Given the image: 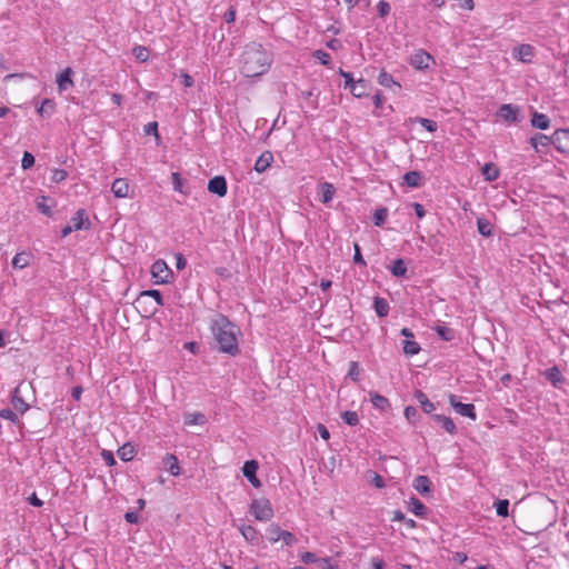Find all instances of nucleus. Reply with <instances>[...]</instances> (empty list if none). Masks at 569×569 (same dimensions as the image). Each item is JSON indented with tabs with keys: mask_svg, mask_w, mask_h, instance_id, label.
Masks as SVG:
<instances>
[{
	"mask_svg": "<svg viewBox=\"0 0 569 569\" xmlns=\"http://www.w3.org/2000/svg\"><path fill=\"white\" fill-rule=\"evenodd\" d=\"M210 330L220 352L232 357L239 353L238 335L240 330L224 315L218 313L212 318Z\"/></svg>",
	"mask_w": 569,
	"mask_h": 569,
	"instance_id": "nucleus-2",
	"label": "nucleus"
},
{
	"mask_svg": "<svg viewBox=\"0 0 569 569\" xmlns=\"http://www.w3.org/2000/svg\"><path fill=\"white\" fill-rule=\"evenodd\" d=\"M300 559L303 563L309 565L319 561L313 552L305 551L300 555Z\"/></svg>",
	"mask_w": 569,
	"mask_h": 569,
	"instance_id": "nucleus-60",
	"label": "nucleus"
},
{
	"mask_svg": "<svg viewBox=\"0 0 569 569\" xmlns=\"http://www.w3.org/2000/svg\"><path fill=\"white\" fill-rule=\"evenodd\" d=\"M373 308L378 317L385 318L389 313V303L385 298L376 297L373 300Z\"/></svg>",
	"mask_w": 569,
	"mask_h": 569,
	"instance_id": "nucleus-27",
	"label": "nucleus"
},
{
	"mask_svg": "<svg viewBox=\"0 0 569 569\" xmlns=\"http://www.w3.org/2000/svg\"><path fill=\"white\" fill-rule=\"evenodd\" d=\"M496 512L499 517H508L509 515V501L507 499H500L495 503Z\"/></svg>",
	"mask_w": 569,
	"mask_h": 569,
	"instance_id": "nucleus-42",
	"label": "nucleus"
},
{
	"mask_svg": "<svg viewBox=\"0 0 569 569\" xmlns=\"http://www.w3.org/2000/svg\"><path fill=\"white\" fill-rule=\"evenodd\" d=\"M133 52V56L136 57V59L140 62H144L148 60L149 58V51L146 47L143 46H136L132 50Z\"/></svg>",
	"mask_w": 569,
	"mask_h": 569,
	"instance_id": "nucleus-45",
	"label": "nucleus"
},
{
	"mask_svg": "<svg viewBox=\"0 0 569 569\" xmlns=\"http://www.w3.org/2000/svg\"><path fill=\"white\" fill-rule=\"evenodd\" d=\"M403 181L408 187L419 188L422 184L423 176L420 171H408L403 176Z\"/></svg>",
	"mask_w": 569,
	"mask_h": 569,
	"instance_id": "nucleus-23",
	"label": "nucleus"
},
{
	"mask_svg": "<svg viewBox=\"0 0 569 569\" xmlns=\"http://www.w3.org/2000/svg\"><path fill=\"white\" fill-rule=\"evenodd\" d=\"M171 181L173 189L180 193L188 194V192L183 189V179L181 178L179 172L171 173Z\"/></svg>",
	"mask_w": 569,
	"mask_h": 569,
	"instance_id": "nucleus-43",
	"label": "nucleus"
},
{
	"mask_svg": "<svg viewBox=\"0 0 569 569\" xmlns=\"http://www.w3.org/2000/svg\"><path fill=\"white\" fill-rule=\"evenodd\" d=\"M273 161V156L270 151L262 152L254 162V170L259 173L264 172Z\"/></svg>",
	"mask_w": 569,
	"mask_h": 569,
	"instance_id": "nucleus-15",
	"label": "nucleus"
},
{
	"mask_svg": "<svg viewBox=\"0 0 569 569\" xmlns=\"http://www.w3.org/2000/svg\"><path fill=\"white\" fill-rule=\"evenodd\" d=\"M416 121L419 122L429 132H435L438 128L437 122L431 119L417 118Z\"/></svg>",
	"mask_w": 569,
	"mask_h": 569,
	"instance_id": "nucleus-51",
	"label": "nucleus"
},
{
	"mask_svg": "<svg viewBox=\"0 0 569 569\" xmlns=\"http://www.w3.org/2000/svg\"><path fill=\"white\" fill-rule=\"evenodd\" d=\"M11 405L16 412H19L20 415H23L29 409V405L19 395V388H14L12 391Z\"/></svg>",
	"mask_w": 569,
	"mask_h": 569,
	"instance_id": "nucleus-18",
	"label": "nucleus"
},
{
	"mask_svg": "<svg viewBox=\"0 0 569 569\" xmlns=\"http://www.w3.org/2000/svg\"><path fill=\"white\" fill-rule=\"evenodd\" d=\"M272 62V52L266 50L261 43L250 42L244 46L240 56V71L246 77H259L270 69Z\"/></svg>",
	"mask_w": 569,
	"mask_h": 569,
	"instance_id": "nucleus-1",
	"label": "nucleus"
},
{
	"mask_svg": "<svg viewBox=\"0 0 569 569\" xmlns=\"http://www.w3.org/2000/svg\"><path fill=\"white\" fill-rule=\"evenodd\" d=\"M250 511L259 521H269L273 517V509L268 499H254L250 505Z\"/></svg>",
	"mask_w": 569,
	"mask_h": 569,
	"instance_id": "nucleus-3",
	"label": "nucleus"
},
{
	"mask_svg": "<svg viewBox=\"0 0 569 569\" xmlns=\"http://www.w3.org/2000/svg\"><path fill=\"white\" fill-rule=\"evenodd\" d=\"M34 164V157L31 152L24 151L21 159V167L23 170L30 169Z\"/></svg>",
	"mask_w": 569,
	"mask_h": 569,
	"instance_id": "nucleus-52",
	"label": "nucleus"
},
{
	"mask_svg": "<svg viewBox=\"0 0 569 569\" xmlns=\"http://www.w3.org/2000/svg\"><path fill=\"white\" fill-rule=\"evenodd\" d=\"M259 465L256 460L246 461L242 467L243 476L248 479V481L254 487L259 488L261 486L260 480L257 477V470Z\"/></svg>",
	"mask_w": 569,
	"mask_h": 569,
	"instance_id": "nucleus-9",
	"label": "nucleus"
},
{
	"mask_svg": "<svg viewBox=\"0 0 569 569\" xmlns=\"http://www.w3.org/2000/svg\"><path fill=\"white\" fill-rule=\"evenodd\" d=\"M431 418L450 435H455L457 432L456 425L450 417L443 415H432Z\"/></svg>",
	"mask_w": 569,
	"mask_h": 569,
	"instance_id": "nucleus-19",
	"label": "nucleus"
},
{
	"mask_svg": "<svg viewBox=\"0 0 569 569\" xmlns=\"http://www.w3.org/2000/svg\"><path fill=\"white\" fill-rule=\"evenodd\" d=\"M206 420V417L203 413L197 412V413H190L186 417L184 423L188 426L192 425H201Z\"/></svg>",
	"mask_w": 569,
	"mask_h": 569,
	"instance_id": "nucleus-46",
	"label": "nucleus"
},
{
	"mask_svg": "<svg viewBox=\"0 0 569 569\" xmlns=\"http://www.w3.org/2000/svg\"><path fill=\"white\" fill-rule=\"evenodd\" d=\"M143 131L147 136H154L157 140L160 138L159 133H158V122L157 121L147 123L144 126Z\"/></svg>",
	"mask_w": 569,
	"mask_h": 569,
	"instance_id": "nucleus-54",
	"label": "nucleus"
},
{
	"mask_svg": "<svg viewBox=\"0 0 569 569\" xmlns=\"http://www.w3.org/2000/svg\"><path fill=\"white\" fill-rule=\"evenodd\" d=\"M531 126L540 130H546L550 127V119L540 112L535 111L531 117Z\"/></svg>",
	"mask_w": 569,
	"mask_h": 569,
	"instance_id": "nucleus-24",
	"label": "nucleus"
},
{
	"mask_svg": "<svg viewBox=\"0 0 569 569\" xmlns=\"http://www.w3.org/2000/svg\"><path fill=\"white\" fill-rule=\"evenodd\" d=\"M280 540H282L284 542V545L288 547L296 545L298 541L297 537L293 533H291L290 531H284V530L281 533Z\"/></svg>",
	"mask_w": 569,
	"mask_h": 569,
	"instance_id": "nucleus-55",
	"label": "nucleus"
},
{
	"mask_svg": "<svg viewBox=\"0 0 569 569\" xmlns=\"http://www.w3.org/2000/svg\"><path fill=\"white\" fill-rule=\"evenodd\" d=\"M209 192L217 194L219 197H224L227 194V181L223 176H216L208 182Z\"/></svg>",
	"mask_w": 569,
	"mask_h": 569,
	"instance_id": "nucleus-11",
	"label": "nucleus"
},
{
	"mask_svg": "<svg viewBox=\"0 0 569 569\" xmlns=\"http://www.w3.org/2000/svg\"><path fill=\"white\" fill-rule=\"evenodd\" d=\"M111 191L117 198H127L131 191V187L127 179L118 178L111 184Z\"/></svg>",
	"mask_w": 569,
	"mask_h": 569,
	"instance_id": "nucleus-12",
	"label": "nucleus"
},
{
	"mask_svg": "<svg viewBox=\"0 0 569 569\" xmlns=\"http://www.w3.org/2000/svg\"><path fill=\"white\" fill-rule=\"evenodd\" d=\"M550 143H552V138L548 137L546 134H542V133H537L530 138V144L537 152H539V148H538L539 144L542 147H547Z\"/></svg>",
	"mask_w": 569,
	"mask_h": 569,
	"instance_id": "nucleus-32",
	"label": "nucleus"
},
{
	"mask_svg": "<svg viewBox=\"0 0 569 569\" xmlns=\"http://www.w3.org/2000/svg\"><path fill=\"white\" fill-rule=\"evenodd\" d=\"M164 463L167 466L168 471L172 476H179L180 475L179 461H178L176 456L167 455L166 458H164Z\"/></svg>",
	"mask_w": 569,
	"mask_h": 569,
	"instance_id": "nucleus-35",
	"label": "nucleus"
},
{
	"mask_svg": "<svg viewBox=\"0 0 569 569\" xmlns=\"http://www.w3.org/2000/svg\"><path fill=\"white\" fill-rule=\"evenodd\" d=\"M409 510L420 518H425L427 515V507L416 497L410 498Z\"/></svg>",
	"mask_w": 569,
	"mask_h": 569,
	"instance_id": "nucleus-26",
	"label": "nucleus"
},
{
	"mask_svg": "<svg viewBox=\"0 0 569 569\" xmlns=\"http://www.w3.org/2000/svg\"><path fill=\"white\" fill-rule=\"evenodd\" d=\"M49 198L46 197V196H41V197H38L37 198V201H36V204H37V208L38 210L47 216V217H52V204L49 203Z\"/></svg>",
	"mask_w": 569,
	"mask_h": 569,
	"instance_id": "nucleus-33",
	"label": "nucleus"
},
{
	"mask_svg": "<svg viewBox=\"0 0 569 569\" xmlns=\"http://www.w3.org/2000/svg\"><path fill=\"white\" fill-rule=\"evenodd\" d=\"M410 206L413 208V210L419 219H422L426 216V210L422 204H420L418 202H412Z\"/></svg>",
	"mask_w": 569,
	"mask_h": 569,
	"instance_id": "nucleus-62",
	"label": "nucleus"
},
{
	"mask_svg": "<svg viewBox=\"0 0 569 569\" xmlns=\"http://www.w3.org/2000/svg\"><path fill=\"white\" fill-rule=\"evenodd\" d=\"M28 263V257L23 253H17L12 259V266L18 269H23Z\"/></svg>",
	"mask_w": 569,
	"mask_h": 569,
	"instance_id": "nucleus-49",
	"label": "nucleus"
},
{
	"mask_svg": "<svg viewBox=\"0 0 569 569\" xmlns=\"http://www.w3.org/2000/svg\"><path fill=\"white\" fill-rule=\"evenodd\" d=\"M370 565H371V569H383L385 562L381 558L373 557L371 559Z\"/></svg>",
	"mask_w": 569,
	"mask_h": 569,
	"instance_id": "nucleus-64",
	"label": "nucleus"
},
{
	"mask_svg": "<svg viewBox=\"0 0 569 569\" xmlns=\"http://www.w3.org/2000/svg\"><path fill=\"white\" fill-rule=\"evenodd\" d=\"M71 228L74 231L78 230H88L91 226V222L86 213L84 209L77 210L76 214L71 218L70 223Z\"/></svg>",
	"mask_w": 569,
	"mask_h": 569,
	"instance_id": "nucleus-10",
	"label": "nucleus"
},
{
	"mask_svg": "<svg viewBox=\"0 0 569 569\" xmlns=\"http://www.w3.org/2000/svg\"><path fill=\"white\" fill-rule=\"evenodd\" d=\"M478 232L483 237H490L492 234V224L485 218L477 219Z\"/></svg>",
	"mask_w": 569,
	"mask_h": 569,
	"instance_id": "nucleus-37",
	"label": "nucleus"
},
{
	"mask_svg": "<svg viewBox=\"0 0 569 569\" xmlns=\"http://www.w3.org/2000/svg\"><path fill=\"white\" fill-rule=\"evenodd\" d=\"M415 398L419 402L423 412L430 415L435 411V403L428 399L425 392H422L421 390H417L415 393Z\"/></svg>",
	"mask_w": 569,
	"mask_h": 569,
	"instance_id": "nucleus-20",
	"label": "nucleus"
},
{
	"mask_svg": "<svg viewBox=\"0 0 569 569\" xmlns=\"http://www.w3.org/2000/svg\"><path fill=\"white\" fill-rule=\"evenodd\" d=\"M72 70L71 68H66L62 72L57 76V83L60 91L67 90L69 87L73 86V81L71 79Z\"/></svg>",
	"mask_w": 569,
	"mask_h": 569,
	"instance_id": "nucleus-17",
	"label": "nucleus"
},
{
	"mask_svg": "<svg viewBox=\"0 0 569 569\" xmlns=\"http://www.w3.org/2000/svg\"><path fill=\"white\" fill-rule=\"evenodd\" d=\"M388 217V210L387 208H379L373 213V223L377 227H380L385 223L386 219Z\"/></svg>",
	"mask_w": 569,
	"mask_h": 569,
	"instance_id": "nucleus-44",
	"label": "nucleus"
},
{
	"mask_svg": "<svg viewBox=\"0 0 569 569\" xmlns=\"http://www.w3.org/2000/svg\"><path fill=\"white\" fill-rule=\"evenodd\" d=\"M535 56V48L530 44H520L515 49L513 57L518 60L530 63Z\"/></svg>",
	"mask_w": 569,
	"mask_h": 569,
	"instance_id": "nucleus-13",
	"label": "nucleus"
},
{
	"mask_svg": "<svg viewBox=\"0 0 569 569\" xmlns=\"http://www.w3.org/2000/svg\"><path fill=\"white\" fill-rule=\"evenodd\" d=\"M481 173L486 181L492 182L499 178L500 171L495 163H486L482 167Z\"/></svg>",
	"mask_w": 569,
	"mask_h": 569,
	"instance_id": "nucleus-25",
	"label": "nucleus"
},
{
	"mask_svg": "<svg viewBox=\"0 0 569 569\" xmlns=\"http://www.w3.org/2000/svg\"><path fill=\"white\" fill-rule=\"evenodd\" d=\"M436 332L445 341H450L455 337L453 330L451 328H448V327H445V326H437L436 327Z\"/></svg>",
	"mask_w": 569,
	"mask_h": 569,
	"instance_id": "nucleus-41",
	"label": "nucleus"
},
{
	"mask_svg": "<svg viewBox=\"0 0 569 569\" xmlns=\"http://www.w3.org/2000/svg\"><path fill=\"white\" fill-rule=\"evenodd\" d=\"M339 74L345 79V89H350L351 86L356 82L350 72L339 69Z\"/></svg>",
	"mask_w": 569,
	"mask_h": 569,
	"instance_id": "nucleus-58",
	"label": "nucleus"
},
{
	"mask_svg": "<svg viewBox=\"0 0 569 569\" xmlns=\"http://www.w3.org/2000/svg\"><path fill=\"white\" fill-rule=\"evenodd\" d=\"M449 403L455 409V411L460 416L468 417L471 420L477 419L476 408L472 403H462L458 400V397L455 395H451L449 397Z\"/></svg>",
	"mask_w": 569,
	"mask_h": 569,
	"instance_id": "nucleus-5",
	"label": "nucleus"
},
{
	"mask_svg": "<svg viewBox=\"0 0 569 569\" xmlns=\"http://www.w3.org/2000/svg\"><path fill=\"white\" fill-rule=\"evenodd\" d=\"M432 61L433 58L430 53L423 49H418L411 54L409 62L417 70H426Z\"/></svg>",
	"mask_w": 569,
	"mask_h": 569,
	"instance_id": "nucleus-6",
	"label": "nucleus"
},
{
	"mask_svg": "<svg viewBox=\"0 0 569 569\" xmlns=\"http://www.w3.org/2000/svg\"><path fill=\"white\" fill-rule=\"evenodd\" d=\"M67 178V171L63 169H54L52 171L51 180L56 183L63 181Z\"/></svg>",
	"mask_w": 569,
	"mask_h": 569,
	"instance_id": "nucleus-59",
	"label": "nucleus"
},
{
	"mask_svg": "<svg viewBox=\"0 0 569 569\" xmlns=\"http://www.w3.org/2000/svg\"><path fill=\"white\" fill-rule=\"evenodd\" d=\"M378 14L380 18H386L390 13V4L387 1H379L377 4Z\"/></svg>",
	"mask_w": 569,
	"mask_h": 569,
	"instance_id": "nucleus-56",
	"label": "nucleus"
},
{
	"mask_svg": "<svg viewBox=\"0 0 569 569\" xmlns=\"http://www.w3.org/2000/svg\"><path fill=\"white\" fill-rule=\"evenodd\" d=\"M360 369L358 362L352 361L348 371V377L353 381L359 380Z\"/></svg>",
	"mask_w": 569,
	"mask_h": 569,
	"instance_id": "nucleus-57",
	"label": "nucleus"
},
{
	"mask_svg": "<svg viewBox=\"0 0 569 569\" xmlns=\"http://www.w3.org/2000/svg\"><path fill=\"white\" fill-rule=\"evenodd\" d=\"M389 271L395 277H406L407 274V264L403 259L399 258L393 261L390 266Z\"/></svg>",
	"mask_w": 569,
	"mask_h": 569,
	"instance_id": "nucleus-30",
	"label": "nucleus"
},
{
	"mask_svg": "<svg viewBox=\"0 0 569 569\" xmlns=\"http://www.w3.org/2000/svg\"><path fill=\"white\" fill-rule=\"evenodd\" d=\"M520 107L511 103H503L499 107L496 116L507 123L519 122Z\"/></svg>",
	"mask_w": 569,
	"mask_h": 569,
	"instance_id": "nucleus-4",
	"label": "nucleus"
},
{
	"mask_svg": "<svg viewBox=\"0 0 569 569\" xmlns=\"http://www.w3.org/2000/svg\"><path fill=\"white\" fill-rule=\"evenodd\" d=\"M403 415H405L406 419L411 423H416L419 418L418 410L412 406L406 407Z\"/></svg>",
	"mask_w": 569,
	"mask_h": 569,
	"instance_id": "nucleus-50",
	"label": "nucleus"
},
{
	"mask_svg": "<svg viewBox=\"0 0 569 569\" xmlns=\"http://www.w3.org/2000/svg\"><path fill=\"white\" fill-rule=\"evenodd\" d=\"M370 400L373 407L380 409L381 411H386L391 407L389 400L379 393H371Z\"/></svg>",
	"mask_w": 569,
	"mask_h": 569,
	"instance_id": "nucleus-34",
	"label": "nucleus"
},
{
	"mask_svg": "<svg viewBox=\"0 0 569 569\" xmlns=\"http://www.w3.org/2000/svg\"><path fill=\"white\" fill-rule=\"evenodd\" d=\"M282 531L283 530L278 525L271 523L267 528V538H268V540L271 543H274V542L279 541L281 539Z\"/></svg>",
	"mask_w": 569,
	"mask_h": 569,
	"instance_id": "nucleus-36",
	"label": "nucleus"
},
{
	"mask_svg": "<svg viewBox=\"0 0 569 569\" xmlns=\"http://www.w3.org/2000/svg\"><path fill=\"white\" fill-rule=\"evenodd\" d=\"M313 57L319 60V62L323 66H328L331 61V56L323 50H316L313 52Z\"/></svg>",
	"mask_w": 569,
	"mask_h": 569,
	"instance_id": "nucleus-53",
	"label": "nucleus"
},
{
	"mask_svg": "<svg viewBox=\"0 0 569 569\" xmlns=\"http://www.w3.org/2000/svg\"><path fill=\"white\" fill-rule=\"evenodd\" d=\"M412 487L421 495H428L431 491V481L427 476H417L413 479Z\"/></svg>",
	"mask_w": 569,
	"mask_h": 569,
	"instance_id": "nucleus-16",
	"label": "nucleus"
},
{
	"mask_svg": "<svg viewBox=\"0 0 569 569\" xmlns=\"http://www.w3.org/2000/svg\"><path fill=\"white\" fill-rule=\"evenodd\" d=\"M377 81L380 86H382L385 88H392L393 86L399 89L401 88L400 83L397 82L393 79V77L383 69L380 71V73L377 78Z\"/></svg>",
	"mask_w": 569,
	"mask_h": 569,
	"instance_id": "nucleus-28",
	"label": "nucleus"
},
{
	"mask_svg": "<svg viewBox=\"0 0 569 569\" xmlns=\"http://www.w3.org/2000/svg\"><path fill=\"white\" fill-rule=\"evenodd\" d=\"M101 457L107 466L111 467V466L116 465V460H114L113 453L111 451L103 450L101 452Z\"/></svg>",
	"mask_w": 569,
	"mask_h": 569,
	"instance_id": "nucleus-61",
	"label": "nucleus"
},
{
	"mask_svg": "<svg viewBox=\"0 0 569 569\" xmlns=\"http://www.w3.org/2000/svg\"><path fill=\"white\" fill-rule=\"evenodd\" d=\"M0 418H2L4 420H9L12 423H18L19 422L18 413L16 411H13L12 409H9V408L0 410Z\"/></svg>",
	"mask_w": 569,
	"mask_h": 569,
	"instance_id": "nucleus-48",
	"label": "nucleus"
},
{
	"mask_svg": "<svg viewBox=\"0 0 569 569\" xmlns=\"http://www.w3.org/2000/svg\"><path fill=\"white\" fill-rule=\"evenodd\" d=\"M341 418L349 426H357L359 422V417L356 411H345L341 413Z\"/></svg>",
	"mask_w": 569,
	"mask_h": 569,
	"instance_id": "nucleus-47",
	"label": "nucleus"
},
{
	"mask_svg": "<svg viewBox=\"0 0 569 569\" xmlns=\"http://www.w3.org/2000/svg\"><path fill=\"white\" fill-rule=\"evenodd\" d=\"M552 144L560 152H569V129H558L551 136Z\"/></svg>",
	"mask_w": 569,
	"mask_h": 569,
	"instance_id": "nucleus-7",
	"label": "nucleus"
},
{
	"mask_svg": "<svg viewBox=\"0 0 569 569\" xmlns=\"http://www.w3.org/2000/svg\"><path fill=\"white\" fill-rule=\"evenodd\" d=\"M319 189L321 194L320 201L325 204L329 203L336 193V188L333 184L330 182H322L319 184Z\"/></svg>",
	"mask_w": 569,
	"mask_h": 569,
	"instance_id": "nucleus-22",
	"label": "nucleus"
},
{
	"mask_svg": "<svg viewBox=\"0 0 569 569\" xmlns=\"http://www.w3.org/2000/svg\"><path fill=\"white\" fill-rule=\"evenodd\" d=\"M543 376L556 388L565 382V378L557 366L546 369Z\"/></svg>",
	"mask_w": 569,
	"mask_h": 569,
	"instance_id": "nucleus-14",
	"label": "nucleus"
},
{
	"mask_svg": "<svg viewBox=\"0 0 569 569\" xmlns=\"http://www.w3.org/2000/svg\"><path fill=\"white\" fill-rule=\"evenodd\" d=\"M118 456L122 461H130L134 457V448L130 443H126L119 448Z\"/></svg>",
	"mask_w": 569,
	"mask_h": 569,
	"instance_id": "nucleus-38",
	"label": "nucleus"
},
{
	"mask_svg": "<svg viewBox=\"0 0 569 569\" xmlns=\"http://www.w3.org/2000/svg\"><path fill=\"white\" fill-rule=\"evenodd\" d=\"M170 272L171 271L168 268L167 263L161 259L154 261L151 266V274L156 279V283L158 284L168 282L167 278Z\"/></svg>",
	"mask_w": 569,
	"mask_h": 569,
	"instance_id": "nucleus-8",
	"label": "nucleus"
},
{
	"mask_svg": "<svg viewBox=\"0 0 569 569\" xmlns=\"http://www.w3.org/2000/svg\"><path fill=\"white\" fill-rule=\"evenodd\" d=\"M349 90L356 98H362L367 96L368 81L360 78L351 86Z\"/></svg>",
	"mask_w": 569,
	"mask_h": 569,
	"instance_id": "nucleus-29",
	"label": "nucleus"
},
{
	"mask_svg": "<svg viewBox=\"0 0 569 569\" xmlns=\"http://www.w3.org/2000/svg\"><path fill=\"white\" fill-rule=\"evenodd\" d=\"M56 109V102L51 99H43L40 107L38 108V113L41 117H51Z\"/></svg>",
	"mask_w": 569,
	"mask_h": 569,
	"instance_id": "nucleus-31",
	"label": "nucleus"
},
{
	"mask_svg": "<svg viewBox=\"0 0 569 569\" xmlns=\"http://www.w3.org/2000/svg\"><path fill=\"white\" fill-rule=\"evenodd\" d=\"M420 351V346L418 342L413 341V340H405L403 341V352L407 355V356H415L417 353H419Z\"/></svg>",
	"mask_w": 569,
	"mask_h": 569,
	"instance_id": "nucleus-40",
	"label": "nucleus"
},
{
	"mask_svg": "<svg viewBox=\"0 0 569 569\" xmlns=\"http://www.w3.org/2000/svg\"><path fill=\"white\" fill-rule=\"evenodd\" d=\"M143 297H151L154 299L157 306L159 307H162L164 305V301H163V298H162V295L159 290L157 289H150V290H144L140 293V298H143Z\"/></svg>",
	"mask_w": 569,
	"mask_h": 569,
	"instance_id": "nucleus-39",
	"label": "nucleus"
},
{
	"mask_svg": "<svg viewBox=\"0 0 569 569\" xmlns=\"http://www.w3.org/2000/svg\"><path fill=\"white\" fill-rule=\"evenodd\" d=\"M241 535L243 536V538L250 542L251 545H258L259 542V533H258V530L250 526V525H242L240 528H239Z\"/></svg>",
	"mask_w": 569,
	"mask_h": 569,
	"instance_id": "nucleus-21",
	"label": "nucleus"
},
{
	"mask_svg": "<svg viewBox=\"0 0 569 569\" xmlns=\"http://www.w3.org/2000/svg\"><path fill=\"white\" fill-rule=\"evenodd\" d=\"M236 19V9L230 7L228 11L224 13V21L227 23H232Z\"/></svg>",
	"mask_w": 569,
	"mask_h": 569,
	"instance_id": "nucleus-63",
	"label": "nucleus"
}]
</instances>
